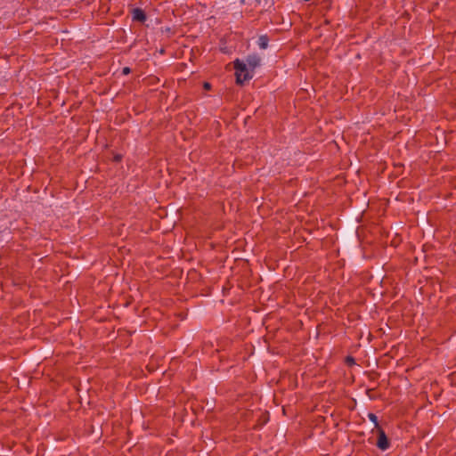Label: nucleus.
I'll return each instance as SVG.
<instances>
[{"label": "nucleus", "instance_id": "4", "mask_svg": "<svg viewBox=\"0 0 456 456\" xmlns=\"http://www.w3.org/2000/svg\"><path fill=\"white\" fill-rule=\"evenodd\" d=\"M132 17L134 20H138L141 22H143L146 20V15L144 12L139 8H135L133 10Z\"/></svg>", "mask_w": 456, "mask_h": 456}, {"label": "nucleus", "instance_id": "8", "mask_svg": "<svg viewBox=\"0 0 456 456\" xmlns=\"http://www.w3.org/2000/svg\"><path fill=\"white\" fill-rule=\"evenodd\" d=\"M204 86H205V88H209L210 87L208 83H205Z\"/></svg>", "mask_w": 456, "mask_h": 456}, {"label": "nucleus", "instance_id": "2", "mask_svg": "<svg viewBox=\"0 0 456 456\" xmlns=\"http://www.w3.org/2000/svg\"><path fill=\"white\" fill-rule=\"evenodd\" d=\"M248 67L254 72V69L260 65L261 59L256 54L248 55L244 61Z\"/></svg>", "mask_w": 456, "mask_h": 456}, {"label": "nucleus", "instance_id": "9", "mask_svg": "<svg viewBox=\"0 0 456 456\" xmlns=\"http://www.w3.org/2000/svg\"><path fill=\"white\" fill-rule=\"evenodd\" d=\"M348 361H349V362H354V359L353 358H349Z\"/></svg>", "mask_w": 456, "mask_h": 456}, {"label": "nucleus", "instance_id": "7", "mask_svg": "<svg viewBox=\"0 0 456 456\" xmlns=\"http://www.w3.org/2000/svg\"><path fill=\"white\" fill-rule=\"evenodd\" d=\"M130 72V69L128 67H125L122 70L124 75H127Z\"/></svg>", "mask_w": 456, "mask_h": 456}, {"label": "nucleus", "instance_id": "6", "mask_svg": "<svg viewBox=\"0 0 456 456\" xmlns=\"http://www.w3.org/2000/svg\"><path fill=\"white\" fill-rule=\"evenodd\" d=\"M369 419L374 423L375 426H378V417L373 413H369Z\"/></svg>", "mask_w": 456, "mask_h": 456}, {"label": "nucleus", "instance_id": "10", "mask_svg": "<svg viewBox=\"0 0 456 456\" xmlns=\"http://www.w3.org/2000/svg\"><path fill=\"white\" fill-rule=\"evenodd\" d=\"M120 159V157L119 156H117L116 157V160H119Z\"/></svg>", "mask_w": 456, "mask_h": 456}, {"label": "nucleus", "instance_id": "3", "mask_svg": "<svg viewBox=\"0 0 456 456\" xmlns=\"http://www.w3.org/2000/svg\"><path fill=\"white\" fill-rule=\"evenodd\" d=\"M377 446L379 449H381L382 451L387 450L389 446L387 436H386L385 432L382 430L379 432V439L377 442Z\"/></svg>", "mask_w": 456, "mask_h": 456}, {"label": "nucleus", "instance_id": "5", "mask_svg": "<svg viewBox=\"0 0 456 456\" xmlns=\"http://www.w3.org/2000/svg\"><path fill=\"white\" fill-rule=\"evenodd\" d=\"M268 44H269V39H268L267 36L262 35L259 37V38L257 40V45L259 46V48L266 49L268 47Z\"/></svg>", "mask_w": 456, "mask_h": 456}, {"label": "nucleus", "instance_id": "1", "mask_svg": "<svg viewBox=\"0 0 456 456\" xmlns=\"http://www.w3.org/2000/svg\"><path fill=\"white\" fill-rule=\"evenodd\" d=\"M234 69L236 82L238 84H243L246 81L250 80L253 77V71L248 67V64L240 59L234 61Z\"/></svg>", "mask_w": 456, "mask_h": 456}]
</instances>
